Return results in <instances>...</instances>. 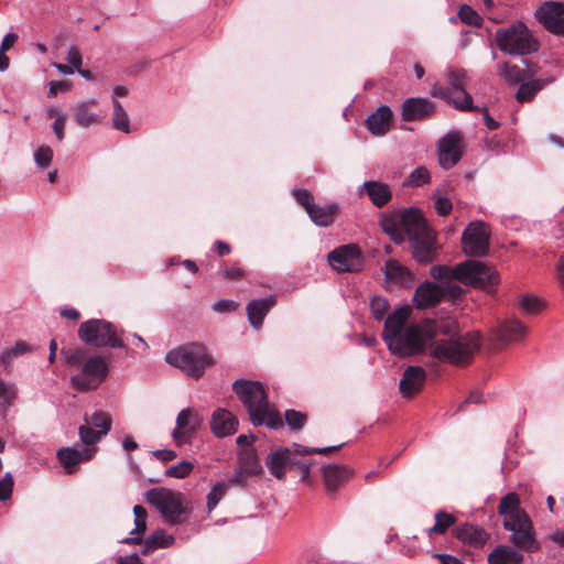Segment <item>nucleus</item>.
Wrapping results in <instances>:
<instances>
[{"mask_svg":"<svg viewBox=\"0 0 564 564\" xmlns=\"http://www.w3.org/2000/svg\"><path fill=\"white\" fill-rule=\"evenodd\" d=\"M329 264L338 272H357L361 268L360 250L356 245H346L328 253Z\"/></svg>","mask_w":564,"mask_h":564,"instance_id":"nucleus-16","label":"nucleus"},{"mask_svg":"<svg viewBox=\"0 0 564 564\" xmlns=\"http://www.w3.org/2000/svg\"><path fill=\"white\" fill-rule=\"evenodd\" d=\"M193 464L187 460H183L180 464L172 466L166 469L165 475L174 478H185L193 469Z\"/></svg>","mask_w":564,"mask_h":564,"instance_id":"nucleus-48","label":"nucleus"},{"mask_svg":"<svg viewBox=\"0 0 564 564\" xmlns=\"http://www.w3.org/2000/svg\"><path fill=\"white\" fill-rule=\"evenodd\" d=\"M520 308L527 314H538L543 310V303L539 297L524 295L519 301Z\"/></svg>","mask_w":564,"mask_h":564,"instance_id":"nucleus-41","label":"nucleus"},{"mask_svg":"<svg viewBox=\"0 0 564 564\" xmlns=\"http://www.w3.org/2000/svg\"><path fill=\"white\" fill-rule=\"evenodd\" d=\"M431 175L427 169L420 166L410 174V184L413 186H421L430 183Z\"/></svg>","mask_w":564,"mask_h":564,"instance_id":"nucleus-51","label":"nucleus"},{"mask_svg":"<svg viewBox=\"0 0 564 564\" xmlns=\"http://www.w3.org/2000/svg\"><path fill=\"white\" fill-rule=\"evenodd\" d=\"M536 20L550 32L564 35V3L543 2L535 11Z\"/></svg>","mask_w":564,"mask_h":564,"instance_id":"nucleus-15","label":"nucleus"},{"mask_svg":"<svg viewBox=\"0 0 564 564\" xmlns=\"http://www.w3.org/2000/svg\"><path fill=\"white\" fill-rule=\"evenodd\" d=\"M19 36L17 33H8L4 35L1 45H0V52H7L10 48L13 47L14 43L18 41Z\"/></svg>","mask_w":564,"mask_h":564,"instance_id":"nucleus-60","label":"nucleus"},{"mask_svg":"<svg viewBox=\"0 0 564 564\" xmlns=\"http://www.w3.org/2000/svg\"><path fill=\"white\" fill-rule=\"evenodd\" d=\"M240 468L249 476H257L262 473V466L258 455L252 447L243 448L239 454Z\"/></svg>","mask_w":564,"mask_h":564,"instance_id":"nucleus-34","label":"nucleus"},{"mask_svg":"<svg viewBox=\"0 0 564 564\" xmlns=\"http://www.w3.org/2000/svg\"><path fill=\"white\" fill-rule=\"evenodd\" d=\"M435 105L426 98H406L402 104V119L404 121H419L431 117Z\"/></svg>","mask_w":564,"mask_h":564,"instance_id":"nucleus-19","label":"nucleus"},{"mask_svg":"<svg viewBox=\"0 0 564 564\" xmlns=\"http://www.w3.org/2000/svg\"><path fill=\"white\" fill-rule=\"evenodd\" d=\"M108 372L106 360L99 355L93 356L83 364L82 371L70 378L72 387L79 392L96 390Z\"/></svg>","mask_w":564,"mask_h":564,"instance_id":"nucleus-13","label":"nucleus"},{"mask_svg":"<svg viewBox=\"0 0 564 564\" xmlns=\"http://www.w3.org/2000/svg\"><path fill=\"white\" fill-rule=\"evenodd\" d=\"M426 372L420 366H409L400 380L399 390L405 398L416 394L424 386Z\"/></svg>","mask_w":564,"mask_h":564,"instance_id":"nucleus-20","label":"nucleus"},{"mask_svg":"<svg viewBox=\"0 0 564 564\" xmlns=\"http://www.w3.org/2000/svg\"><path fill=\"white\" fill-rule=\"evenodd\" d=\"M343 444L327 447H307L300 444H294L293 447H279L272 451L265 459V465L269 471L279 480L284 479L288 466V458L290 454L296 453V455H311L322 454L328 455L339 449Z\"/></svg>","mask_w":564,"mask_h":564,"instance_id":"nucleus-12","label":"nucleus"},{"mask_svg":"<svg viewBox=\"0 0 564 564\" xmlns=\"http://www.w3.org/2000/svg\"><path fill=\"white\" fill-rule=\"evenodd\" d=\"M440 286L442 289V299L447 297L452 301H456L463 294V289L459 285L452 283V281L444 282Z\"/></svg>","mask_w":564,"mask_h":564,"instance_id":"nucleus-49","label":"nucleus"},{"mask_svg":"<svg viewBox=\"0 0 564 564\" xmlns=\"http://www.w3.org/2000/svg\"><path fill=\"white\" fill-rule=\"evenodd\" d=\"M237 307H238V304L230 300H220V301H217L213 305L214 311L219 312V313L232 312V311H236Z\"/></svg>","mask_w":564,"mask_h":564,"instance_id":"nucleus-57","label":"nucleus"},{"mask_svg":"<svg viewBox=\"0 0 564 564\" xmlns=\"http://www.w3.org/2000/svg\"><path fill=\"white\" fill-rule=\"evenodd\" d=\"M405 234L409 238L412 257L423 264L432 262L438 251L435 232L429 227L419 209L409 208L403 216Z\"/></svg>","mask_w":564,"mask_h":564,"instance_id":"nucleus-6","label":"nucleus"},{"mask_svg":"<svg viewBox=\"0 0 564 564\" xmlns=\"http://www.w3.org/2000/svg\"><path fill=\"white\" fill-rule=\"evenodd\" d=\"M463 155V142L457 132H451L438 141V162L442 167L451 169Z\"/></svg>","mask_w":564,"mask_h":564,"instance_id":"nucleus-18","label":"nucleus"},{"mask_svg":"<svg viewBox=\"0 0 564 564\" xmlns=\"http://www.w3.org/2000/svg\"><path fill=\"white\" fill-rule=\"evenodd\" d=\"M293 196L296 203L300 204L307 214L312 210L313 206L315 205L314 196L308 189H294Z\"/></svg>","mask_w":564,"mask_h":564,"instance_id":"nucleus-46","label":"nucleus"},{"mask_svg":"<svg viewBox=\"0 0 564 564\" xmlns=\"http://www.w3.org/2000/svg\"><path fill=\"white\" fill-rule=\"evenodd\" d=\"M409 316L410 308L404 306L390 314L384 322L382 339L388 349L400 357L421 354L429 343L424 322L406 326Z\"/></svg>","mask_w":564,"mask_h":564,"instance_id":"nucleus-3","label":"nucleus"},{"mask_svg":"<svg viewBox=\"0 0 564 564\" xmlns=\"http://www.w3.org/2000/svg\"><path fill=\"white\" fill-rule=\"evenodd\" d=\"M153 455L163 462L173 460L176 457V453L171 449H158L153 452Z\"/></svg>","mask_w":564,"mask_h":564,"instance_id":"nucleus-62","label":"nucleus"},{"mask_svg":"<svg viewBox=\"0 0 564 564\" xmlns=\"http://www.w3.org/2000/svg\"><path fill=\"white\" fill-rule=\"evenodd\" d=\"M84 421L91 427L98 429V432L102 435H107L111 430L112 417L105 411H96L90 416L86 414Z\"/></svg>","mask_w":564,"mask_h":564,"instance_id":"nucleus-38","label":"nucleus"},{"mask_svg":"<svg viewBox=\"0 0 564 564\" xmlns=\"http://www.w3.org/2000/svg\"><path fill=\"white\" fill-rule=\"evenodd\" d=\"M497 72L498 75L510 85L520 84L528 78V74L524 69L509 62L499 63L497 65Z\"/></svg>","mask_w":564,"mask_h":564,"instance_id":"nucleus-35","label":"nucleus"},{"mask_svg":"<svg viewBox=\"0 0 564 564\" xmlns=\"http://www.w3.org/2000/svg\"><path fill=\"white\" fill-rule=\"evenodd\" d=\"M496 42L502 52L511 55H525L538 50V43L522 22L499 29L496 32Z\"/></svg>","mask_w":564,"mask_h":564,"instance_id":"nucleus-10","label":"nucleus"},{"mask_svg":"<svg viewBox=\"0 0 564 564\" xmlns=\"http://www.w3.org/2000/svg\"><path fill=\"white\" fill-rule=\"evenodd\" d=\"M350 476V470L346 466L327 465L323 467V478L326 490L329 494L335 492Z\"/></svg>","mask_w":564,"mask_h":564,"instance_id":"nucleus-28","label":"nucleus"},{"mask_svg":"<svg viewBox=\"0 0 564 564\" xmlns=\"http://www.w3.org/2000/svg\"><path fill=\"white\" fill-rule=\"evenodd\" d=\"M212 431L218 437H225L236 433L238 419L228 410L218 409L212 417Z\"/></svg>","mask_w":564,"mask_h":564,"instance_id":"nucleus-23","label":"nucleus"},{"mask_svg":"<svg viewBox=\"0 0 564 564\" xmlns=\"http://www.w3.org/2000/svg\"><path fill=\"white\" fill-rule=\"evenodd\" d=\"M113 104V127L115 129L129 133L130 132V126H129V117L126 110L123 109L122 105L117 100H112Z\"/></svg>","mask_w":564,"mask_h":564,"instance_id":"nucleus-39","label":"nucleus"},{"mask_svg":"<svg viewBox=\"0 0 564 564\" xmlns=\"http://www.w3.org/2000/svg\"><path fill=\"white\" fill-rule=\"evenodd\" d=\"M124 330L119 329L106 319L93 318L79 325L78 337L82 341L95 347L126 349L122 339Z\"/></svg>","mask_w":564,"mask_h":564,"instance_id":"nucleus-9","label":"nucleus"},{"mask_svg":"<svg viewBox=\"0 0 564 564\" xmlns=\"http://www.w3.org/2000/svg\"><path fill=\"white\" fill-rule=\"evenodd\" d=\"M454 536L473 547H481L489 539V534L477 525L464 523L453 530Z\"/></svg>","mask_w":564,"mask_h":564,"instance_id":"nucleus-22","label":"nucleus"},{"mask_svg":"<svg viewBox=\"0 0 564 564\" xmlns=\"http://www.w3.org/2000/svg\"><path fill=\"white\" fill-rule=\"evenodd\" d=\"M69 88H70V84L68 82H65V80L54 82L53 80L50 83L48 96L54 97L59 91H65V90H68Z\"/></svg>","mask_w":564,"mask_h":564,"instance_id":"nucleus-58","label":"nucleus"},{"mask_svg":"<svg viewBox=\"0 0 564 564\" xmlns=\"http://www.w3.org/2000/svg\"><path fill=\"white\" fill-rule=\"evenodd\" d=\"M165 360L194 379H199L215 364L206 346L199 343L186 344L169 351Z\"/></svg>","mask_w":564,"mask_h":564,"instance_id":"nucleus-7","label":"nucleus"},{"mask_svg":"<svg viewBox=\"0 0 564 564\" xmlns=\"http://www.w3.org/2000/svg\"><path fill=\"white\" fill-rule=\"evenodd\" d=\"M78 434H79L80 441L87 446L95 445L100 440V437L104 436L98 431H95V429L91 427L86 422H85V424L79 426Z\"/></svg>","mask_w":564,"mask_h":564,"instance_id":"nucleus-42","label":"nucleus"},{"mask_svg":"<svg viewBox=\"0 0 564 564\" xmlns=\"http://www.w3.org/2000/svg\"><path fill=\"white\" fill-rule=\"evenodd\" d=\"M338 209L339 207L336 203H332L325 206L315 204L307 215L315 225L321 227H328L334 223Z\"/></svg>","mask_w":564,"mask_h":564,"instance_id":"nucleus-32","label":"nucleus"},{"mask_svg":"<svg viewBox=\"0 0 564 564\" xmlns=\"http://www.w3.org/2000/svg\"><path fill=\"white\" fill-rule=\"evenodd\" d=\"M311 465L312 464L306 462V460H302V462H297L296 463V469L301 474V481H308Z\"/></svg>","mask_w":564,"mask_h":564,"instance_id":"nucleus-61","label":"nucleus"},{"mask_svg":"<svg viewBox=\"0 0 564 564\" xmlns=\"http://www.w3.org/2000/svg\"><path fill=\"white\" fill-rule=\"evenodd\" d=\"M284 420L292 430H302L307 421V415L295 410H286Z\"/></svg>","mask_w":564,"mask_h":564,"instance_id":"nucleus-43","label":"nucleus"},{"mask_svg":"<svg viewBox=\"0 0 564 564\" xmlns=\"http://www.w3.org/2000/svg\"><path fill=\"white\" fill-rule=\"evenodd\" d=\"M95 99H90L76 105L74 108L75 120L80 127L88 128L101 122L104 115L101 112L95 111Z\"/></svg>","mask_w":564,"mask_h":564,"instance_id":"nucleus-29","label":"nucleus"},{"mask_svg":"<svg viewBox=\"0 0 564 564\" xmlns=\"http://www.w3.org/2000/svg\"><path fill=\"white\" fill-rule=\"evenodd\" d=\"M66 123V115L58 113V117L55 119L53 123V130L58 141L64 139V129Z\"/></svg>","mask_w":564,"mask_h":564,"instance_id":"nucleus-56","label":"nucleus"},{"mask_svg":"<svg viewBox=\"0 0 564 564\" xmlns=\"http://www.w3.org/2000/svg\"><path fill=\"white\" fill-rule=\"evenodd\" d=\"M13 490V477L10 473L0 479V501L8 500Z\"/></svg>","mask_w":564,"mask_h":564,"instance_id":"nucleus-53","label":"nucleus"},{"mask_svg":"<svg viewBox=\"0 0 564 564\" xmlns=\"http://www.w3.org/2000/svg\"><path fill=\"white\" fill-rule=\"evenodd\" d=\"M408 213L404 210L401 215L387 216L382 219L381 226L394 242H402L405 234V226L402 223L403 216Z\"/></svg>","mask_w":564,"mask_h":564,"instance_id":"nucleus-33","label":"nucleus"},{"mask_svg":"<svg viewBox=\"0 0 564 564\" xmlns=\"http://www.w3.org/2000/svg\"><path fill=\"white\" fill-rule=\"evenodd\" d=\"M226 280H241L245 278V271L238 267L226 268L223 272Z\"/></svg>","mask_w":564,"mask_h":564,"instance_id":"nucleus-59","label":"nucleus"},{"mask_svg":"<svg viewBox=\"0 0 564 564\" xmlns=\"http://www.w3.org/2000/svg\"><path fill=\"white\" fill-rule=\"evenodd\" d=\"M118 564H143L141 558L137 553H133L129 556H120L118 558Z\"/></svg>","mask_w":564,"mask_h":564,"instance_id":"nucleus-64","label":"nucleus"},{"mask_svg":"<svg viewBox=\"0 0 564 564\" xmlns=\"http://www.w3.org/2000/svg\"><path fill=\"white\" fill-rule=\"evenodd\" d=\"M275 297L253 300L247 305L248 319L252 327L259 329L262 326L263 318L269 311L275 305Z\"/></svg>","mask_w":564,"mask_h":564,"instance_id":"nucleus-26","label":"nucleus"},{"mask_svg":"<svg viewBox=\"0 0 564 564\" xmlns=\"http://www.w3.org/2000/svg\"><path fill=\"white\" fill-rule=\"evenodd\" d=\"M442 300L440 285L425 281L415 291L413 302L417 308H426L438 304Z\"/></svg>","mask_w":564,"mask_h":564,"instance_id":"nucleus-24","label":"nucleus"},{"mask_svg":"<svg viewBox=\"0 0 564 564\" xmlns=\"http://www.w3.org/2000/svg\"><path fill=\"white\" fill-rule=\"evenodd\" d=\"M392 111L388 106L379 107L366 120L367 128L375 135H383L390 129Z\"/></svg>","mask_w":564,"mask_h":564,"instance_id":"nucleus-27","label":"nucleus"},{"mask_svg":"<svg viewBox=\"0 0 564 564\" xmlns=\"http://www.w3.org/2000/svg\"><path fill=\"white\" fill-rule=\"evenodd\" d=\"M490 229L484 221L470 223L462 236L463 250L468 256L482 257L489 250Z\"/></svg>","mask_w":564,"mask_h":564,"instance_id":"nucleus-14","label":"nucleus"},{"mask_svg":"<svg viewBox=\"0 0 564 564\" xmlns=\"http://www.w3.org/2000/svg\"><path fill=\"white\" fill-rule=\"evenodd\" d=\"M34 160L39 167H48L53 160V150L48 145H41L34 153Z\"/></svg>","mask_w":564,"mask_h":564,"instance_id":"nucleus-45","label":"nucleus"},{"mask_svg":"<svg viewBox=\"0 0 564 564\" xmlns=\"http://www.w3.org/2000/svg\"><path fill=\"white\" fill-rule=\"evenodd\" d=\"M435 557H437L442 564H465L460 558L451 554L438 553Z\"/></svg>","mask_w":564,"mask_h":564,"instance_id":"nucleus-63","label":"nucleus"},{"mask_svg":"<svg viewBox=\"0 0 564 564\" xmlns=\"http://www.w3.org/2000/svg\"><path fill=\"white\" fill-rule=\"evenodd\" d=\"M434 518H435L434 525L426 530V533L430 538H432L435 534H437V535L445 534L447 532V530L456 523L455 516H453L444 510H438L435 513Z\"/></svg>","mask_w":564,"mask_h":564,"instance_id":"nucleus-37","label":"nucleus"},{"mask_svg":"<svg viewBox=\"0 0 564 564\" xmlns=\"http://www.w3.org/2000/svg\"><path fill=\"white\" fill-rule=\"evenodd\" d=\"M364 189L377 207H383L392 197L391 191L387 184L368 181L364 183Z\"/></svg>","mask_w":564,"mask_h":564,"instance_id":"nucleus-30","label":"nucleus"},{"mask_svg":"<svg viewBox=\"0 0 564 564\" xmlns=\"http://www.w3.org/2000/svg\"><path fill=\"white\" fill-rule=\"evenodd\" d=\"M525 335L527 327L516 318L502 322L496 330V337L502 344L521 340Z\"/></svg>","mask_w":564,"mask_h":564,"instance_id":"nucleus-25","label":"nucleus"},{"mask_svg":"<svg viewBox=\"0 0 564 564\" xmlns=\"http://www.w3.org/2000/svg\"><path fill=\"white\" fill-rule=\"evenodd\" d=\"M226 485L224 484H217L215 485L209 494L207 495V508L208 511H212L216 508L218 502L224 498L226 495Z\"/></svg>","mask_w":564,"mask_h":564,"instance_id":"nucleus-47","label":"nucleus"},{"mask_svg":"<svg viewBox=\"0 0 564 564\" xmlns=\"http://www.w3.org/2000/svg\"><path fill=\"white\" fill-rule=\"evenodd\" d=\"M498 514L503 517L502 527L511 532L510 545H497L487 557L488 564H522V552L534 553L541 547L535 538L533 523L516 492L505 495L498 505Z\"/></svg>","mask_w":564,"mask_h":564,"instance_id":"nucleus-1","label":"nucleus"},{"mask_svg":"<svg viewBox=\"0 0 564 564\" xmlns=\"http://www.w3.org/2000/svg\"><path fill=\"white\" fill-rule=\"evenodd\" d=\"M430 274L444 282L457 280L465 285L488 290L499 283V274L491 267L477 260H466L454 268L434 265Z\"/></svg>","mask_w":564,"mask_h":564,"instance_id":"nucleus-5","label":"nucleus"},{"mask_svg":"<svg viewBox=\"0 0 564 564\" xmlns=\"http://www.w3.org/2000/svg\"><path fill=\"white\" fill-rule=\"evenodd\" d=\"M65 360L70 366H79L85 360L86 352L82 348L62 350Z\"/></svg>","mask_w":564,"mask_h":564,"instance_id":"nucleus-50","label":"nucleus"},{"mask_svg":"<svg viewBox=\"0 0 564 564\" xmlns=\"http://www.w3.org/2000/svg\"><path fill=\"white\" fill-rule=\"evenodd\" d=\"M95 453L96 448L79 451L73 447H62L57 451L56 456L66 473L72 475L77 471V466L82 462L90 460Z\"/></svg>","mask_w":564,"mask_h":564,"instance_id":"nucleus-21","label":"nucleus"},{"mask_svg":"<svg viewBox=\"0 0 564 564\" xmlns=\"http://www.w3.org/2000/svg\"><path fill=\"white\" fill-rule=\"evenodd\" d=\"M552 79H533L531 82L520 83L516 98L519 102L531 101L533 97L543 89Z\"/></svg>","mask_w":564,"mask_h":564,"instance_id":"nucleus-36","label":"nucleus"},{"mask_svg":"<svg viewBox=\"0 0 564 564\" xmlns=\"http://www.w3.org/2000/svg\"><path fill=\"white\" fill-rule=\"evenodd\" d=\"M150 540L158 547H169L174 543V538L172 535L165 534L163 530H156L151 536Z\"/></svg>","mask_w":564,"mask_h":564,"instance_id":"nucleus-52","label":"nucleus"},{"mask_svg":"<svg viewBox=\"0 0 564 564\" xmlns=\"http://www.w3.org/2000/svg\"><path fill=\"white\" fill-rule=\"evenodd\" d=\"M446 77L451 87L440 88L433 95L447 100L458 110H478L479 107L474 106L470 94L465 89L467 72L463 68L449 69Z\"/></svg>","mask_w":564,"mask_h":564,"instance_id":"nucleus-11","label":"nucleus"},{"mask_svg":"<svg viewBox=\"0 0 564 564\" xmlns=\"http://www.w3.org/2000/svg\"><path fill=\"white\" fill-rule=\"evenodd\" d=\"M67 62L74 67V69H79L83 64L82 54L76 46H70L68 48Z\"/></svg>","mask_w":564,"mask_h":564,"instance_id":"nucleus-55","label":"nucleus"},{"mask_svg":"<svg viewBox=\"0 0 564 564\" xmlns=\"http://www.w3.org/2000/svg\"><path fill=\"white\" fill-rule=\"evenodd\" d=\"M458 17L462 22L471 25V26H480L482 23V18L469 6L463 4L459 8Z\"/></svg>","mask_w":564,"mask_h":564,"instance_id":"nucleus-40","label":"nucleus"},{"mask_svg":"<svg viewBox=\"0 0 564 564\" xmlns=\"http://www.w3.org/2000/svg\"><path fill=\"white\" fill-rule=\"evenodd\" d=\"M203 422V417L192 408L182 410L176 417L173 438L177 445L189 441Z\"/></svg>","mask_w":564,"mask_h":564,"instance_id":"nucleus-17","label":"nucleus"},{"mask_svg":"<svg viewBox=\"0 0 564 564\" xmlns=\"http://www.w3.org/2000/svg\"><path fill=\"white\" fill-rule=\"evenodd\" d=\"M147 501L155 507L170 524H182L187 521L191 509L183 494L166 488H153L145 494Z\"/></svg>","mask_w":564,"mask_h":564,"instance_id":"nucleus-8","label":"nucleus"},{"mask_svg":"<svg viewBox=\"0 0 564 564\" xmlns=\"http://www.w3.org/2000/svg\"><path fill=\"white\" fill-rule=\"evenodd\" d=\"M232 391L247 409L253 425L283 426L279 412L270 410L267 393L259 381L238 379L232 383Z\"/></svg>","mask_w":564,"mask_h":564,"instance_id":"nucleus-4","label":"nucleus"},{"mask_svg":"<svg viewBox=\"0 0 564 564\" xmlns=\"http://www.w3.org/2000/svg\"><path fill=\"white\" fill-rule=\"evenodd\" d=\"M423 322L429 341L437 335L447 337L434 341L431 348V356L441 361L463 366L468 364L479 349L480 336L478 333L468 332L464 335H457L458 325L453 318L425 319Z\"/></svg>","mask_w":564,"mask_h":564,"instance_id":"nucleus-2","label":"nucleus"},{"mask_svg":"<svg viewBox=\"0 0 564 564\" xmlns=\"http://www.w3.org/2000/svg\"><path fill=\"white\" fill-rule=\"evenodd\" d=\"M434 206L437 214L443 217L449 215L453 209L452 202L448 198L442 196L436 197Z\"/></svg>","mask_w":564,"mask_h":564,"instance_id":"nucleus-54","label":"nucleus"},{"mask_svg":"<svg viewBox=\"0 0 564 564\" xmlns=\"http://www.w3.org/2000/svg\"><path fill=\"white\" fill-rule=\"evenodd\" d=\"M386 278L391 282L409 286H411L414 282V276L411 271L397 260L387 261Z\"/></svg>","mask_w":564,"mask_h":564,"instance_id":"nucleus-31","label":"nucleus"},{"mask_svg":"<svg viewBox=\"0 0 564 564\" xmlns=\"http://www.w3.org/2000/svg\"><path fill=\"white\" fill-rule=\"evenodd\" d=\"M370 310L375 319L382 321L389 310V303L381 296H375L371 299Z\"/></svg>","mask_w":564,"mask_h":564,"instance_id":"nucleus-44","label":"nucleus"}]
</instances>
